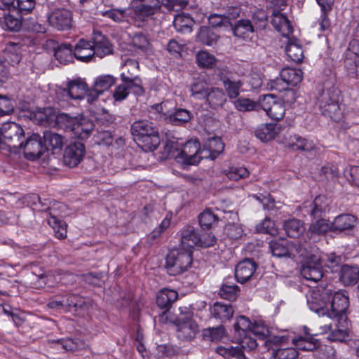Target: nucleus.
Masks as SVG:
<instances>
[{"instance_id":"nucleus-37","label":"nucleus","mask_w":359,"mask_h":359,"mask_svg":"<svg viewBox=\"0 0 359 359\" xmlns=\"http://www.w3.org/2000/svg\"><path fill=\"white\" fill-rule=\"evenodd\" d=\"M221 81L230 99H235L239 95L240 89L243 86L241 80L235 79L233 77L224 76Z\"/></svg>"},{"instance_id":"nucleus-6","label":"nucleus","mask_w":359,"mask_h":359,"mask_svg":"<svg viewBox=\"0 0 359 359\" xmlns=\"http://www.w3.org/2000/svg\"><path fill=\"white\" fill-rule=\"evenodd\" d=\"M22 139H25V131L20 125L15 122H7L0 127V144L18 149Z\"/></svg>"},{"instance_id":"nucleus-13","label":"nucleus","mask_w":359,"mask_h":359,"mask_svg":"<svg viewBox=\"0 0 359 359\" xmlns=\"http://www.w3.org/2000/svg\"><path fill=\"white\" fill-rule=\"evenodd\" d=\"M303 78L302 70L294 68H283L280 72V79L274 81L273 88L278 90L285 89V86H295L299 83Z\"/></svg>"},{"instance_id":"nucleus-34","label":"nucleus","mask_w":359,"mask_h":359,"mask_svg":"<svg viewBox=\"0 0 359 359\" xmlns=\"http://www.w3.org/2000/svg\"><path fill=\"white\" fill-rule=\"evenodd\" d=\"M194 24L193 18L185 13L176 15L173 20V26L176 31L180 33H191Z\"/></svg>"},{"instance_id":"nucleus-12","label":"nucleus","mask_w":359,"mask_h":359,"mask_svg":"<svg viewBox=\"0 0 359 359\" xmlns=\"http://www.w3.org/2000/svg\"><path fill=\"white\" fill-rule=\"evenodd\" d=\"M161 7L160 0H136L133 9L136 20L143 22L147 18L157 13Z\"/></svg>"},{"instance_id":"nucleus-5","label":"nucleus","mask_w":359,"mask_h":359,"mask_svg":"<svg viewBox=\"0 0 359 359\" xmlns=\"http://www.w3.org/2000/svg\"><path fill=\"white\" fill-rule=\"evenodd\" d=\"M323 293L332 297L330 309L327 310V316L332 319L347 320L346 310L348 308L349 299L346 292L338 290L333 291L331 287L324 288Z\"/></svg>"},{"instance_id":"nucleus-52","label":"nucleus","mask_w":359,"mask_h":359,"mask_svg":"<svg viewBox=\"0 0 359 359\" xmlns=\"http://www.w3.org/2000/svg\"><path fill=\"white\" fill-rule=\"evenodd\" d=\"M234 105L241 111H250L261 109L260 98L257 102L249 98L240 97L234 102Z\"/></svg>"},{"instance_id":"nucleus-57","label":"nucleus","mask_w":359,"mask_h":359,"mask_svg":"<svg viewBox=\"0 0 359 359\" xmlns=\"http://www.w3.org/2000/svg\"><path fill=\"white\" fill-rule=\"evenodd\" d=\"M237 341L239 346L241 348L243 353L244 351H250L255 349L257 346L256 340L250 336V333L244 334L243 336H238Z\"/></svg>"},{"instance_id":"nucleus-10","label":"nucleus","mask_w":359,"mask_h":359,"mask_svg":"<svg viewBox=\"0 0 359 359\" xmlns=\"http://www.w3.org/2000/svg\"><path fill=\"white\" fill-rule=\"evenodd\" d=\"M20 144L18 149L23 150L24 156L28 160L37 159L45 152L42 138L37 133H33Z\"/></svg>"},{"instance_id":"nucleus-39","label":"nucleus","mask_w":359,"mask_h":359,"mask_svg":"<svg viewBox=\"0 0 359 359\" xmlns=\"http://www.w3.org/2000/svg\"><path fill=\"white\" fill-rule=\"evenodd\" d=\"M199 233L193 226H188L182 232L181 242L183 248H189V249L198 246Z\"/></svg>"},{"instance_id":"nucleus-60","label":"nucleus","mask_w":359,"mask_h":359,"mask_svg":"<svg viewBox=\"0 0 359 359\" xmlns=\"http://www.w3.org/2000/svg\"><path fill=\"white\" fill-rule=\"evenodd\" d=\"M224 336V327L222 325L210 327L203 330V337L211 341H219Z\"/></svg>"},{"instance_id":"nucleus-36","label":"nucleus","mask_w":359,"mask_h":359,"mask_svg":"<svg viewBox=\"0 0 359 359\" xmlns=\"http://www.w3.org/2000/svg\"><path fill=\"white\" fill-rule=\"evenodd\" d=\"M136 142L144 151H154L161 143L158 130L143 137Z\"/></svg>"},{"instance_id":"nucleus-40","label":"nucleus","mask_w":359,"mask_h":359,"mask_svg":"<svg viewBox=\"0 0 359 359\" xmlns=\"http://www.w3.org/2000/svg\"><path fill=\"white\" fill-rule=\"evenodd\" d=\"M276 125L274 123H264L257 127L255 134L262 142H268L273 139L277 134Z\"/></svg>"},{"instance_id":"nucleus-48","label":"nucleus","mask_w":359,"mask_h":359,"mask_svg":"<svg viewBox=\"0 0 359 359\" xmlns=\"http://www.w3.org/2000/svg\"><path fill=\"white\" fill-rule=\"evenodd\" d=\"M78 118L79 116H71L66 113H58L54 126L72 132Z\"/></svg>"},{"instance_id":"nucleus-49","label":"nucleus","mask_w":359,"mask_h":359,"mask_svg":"<svg viewBox=\"0 0 359 359\" xmlns=\"http://www.w3.org/2000/svg\"><path fill=\"white\" fill-rule=\"evenodd\" d=\"M288 147L292 149L303 151H311L315 149V145L312 141H309L297 135H294Z\"/></svg>"},{"instance_id":"nucleus-28","label":"nucleus","mask_w":359,"mask_h":359,"mask_svg":"<svg viewBox=\"0 0 359 359\" xmlns=\"http://www.w3.org/2000/svg\"><path fill=\"white\" fill-rule=\"evenodd\" d=\"M206 102L213 109L222 107L226 101V96L222 88L210 87L205 97Z\"/></svg>"},{"instance_id":"nucleus-17","label":"nucleus","mask_w":359,"mask_h":359,"mask_svg":"<svg viewBox=\"0 0 359 359\" xmlns=\"http://www.w3.org/2000/svg\"><path fill=\"white\" fill-rule=\"evenodd\" d=\"M280 341L284 342L291 341L292 343L299 350L311 351L318 348L320 342L314 338L313 334L306 332L305 336L294 337H280Z\"/></svg>"},{"instance_id":"nucleus-59","label":"nucleus","mask_w":359,"mask_h":359,"mask_svg":"<svg viewBox=\"0 0 359 359\" xmlns=\"http://www.w3.org/2000/svg\"><path fill=\"white\" fill-rule=\"evenodd\" d=\"M238 290L236 285L224 283L219 290V294L223 299L233 301L237 298Z\"/></svg>"},{"instance_id":"nucleus-32","label":"nucleus","mask_w":359,"mask_h":359,"mask_svg":"<svg viewBox=\"0 0 359 359\" xmlns=\"http://www.w3.org/2000/svg\"><path fill=\"white\" fill-rule=\"evenodd\" d=\"M178 298V293L173 290L164 288L156 294V304L161 309H169Z\"/></svg>"},{"instance_id":"nucleus-38","label":"nucleus","mask_w":359,"mask_h":359,"mask_svg":"<svg viewBox=\"0 0 359 359\" xmlns=\"http://www.w3.org/2000/svg\"><path fill=\"white\" fill-rule=\"evenodd\" d=\"M54 55L57 60L63 65L73 62L74 55L71 44L64 43L54 48Z\"/></svg>"},{"instance_id":"nucleus-11","label":"nucleus","mask_w":359,"mask_h":359,"mask_svg":"<svg viewBox=\"0 0 359 359\" xmlns=\"http://www.w3.org/2000/svg\"><path fill=\"white\" fill-rule=\"evenodd\" d=\"M199 151L200 143L197 140H191L183 145L175 158L179 163L185 165H197L201 159L198 155Z\"/></svg>"},{"instance_id":"nucleus-35","label":"nucleus","mask_w":359,"mask_h":359,"mask_svg":"<svg viewBox=\"0 0 359 359\" xmlns=\"http://www.w3.org/2000/svg\"><path fill=\"white\" fill-rule=\"evenodd\" d=\"M211 314L222 322L228 320L233 316L234 310L231 305L215 302L210 309Z\"/></svg>"},{"instance_id":"nucleus-43","label":"nucleus","mask_w":359,"mask_h":359,"mask_svg":"<svg viewBox=\"0 0 359 359\" xmlns=\"http://www.w3.org/2000/svg\"><path fill=\"white\" fill-rule=\"evenodd\" d=\"M116 82V78L111 74H104L97 76L93 84V89L102 94L108 90Z\"/></svg>"},{"instance_id":"nucleus-44","label":"nucleus","mask_w":359,"mask_h":359,"mask_svg":"<svg viewBox=\"0 0 359 359\" xmlns=\"http://www.w3.org/2000/svg\"><path fill=\"white\" fill-rule=\"evenodd\" d=\"M284 229L287 235L292 238H297L305 231L303 222L297 219H291L284 222Z\"/></svg>"},{"instance_id":"nucleus-33","label":"nucleus","mask_w":359,"mask_h":359,"mask_svg":"<svg viewBox=\"0 0 359 359\" xmlns=\"http://www.w3.org/2000/svg\"><path fill=\"white\" fill-rule=\"evenodd\" d=\"M328 231H332V223H329L325 219H315L308 229L307 236L312 238L316 236H323Z\"/></svg>"},{"instance_id":"nucleus-54","label":"nucleus","mask_w":359,"mask_h":359,"mask_svg":"<svg viewBox=\"0 0 359 359\" xmlns=\"http://www.w3.org/2000/svg\"><path fill=\"white\" fill-rule=\"evenodd\" d=\"M217 220V216L210 209L205 210L198 215V222L203 229H210Z\"/></svg>"},{"instance_id":"nucleus-3","label":"nucleus","mask_w":359,"mask_h":359,"mask_svg":"<svg viewBox=\"0 0 359 359\" xmlns=\"http://www.w3.org/2000/svg\"><path fill=\"white\" fill-rule=\"evenodd\" d=\"M192 263V250L181 248L172 250L168 254L165 267L170 275L177 276L187 271Z\"/></svg>"},{"instance_id":"nucleus-63","label":"nucleus","mask_w":359,"mask_h":359,"mask_svg":"<svg viewBox=\"0 0 359 359\" xmlns=\"http://www.w3.org/2000/svg\"><path fill=\"white\" fill-rule=\"evenodd\" d=\"M197 63L205 68H211L215 63V57L206 51H200L196 55Z\"/></svg>"},{"instance_id":"nucleus-21","label":"nucleus","mask_w":359,"mask_h":359,"mask_svg":"<svg viewBox=\"0 0 359 359\" xmlns=\"http://www.w3.org/2000/svg\"><path fill=\"white\" fill-rule=\"evenodd\" d=\"M328 207V203L325 196H318L316 197L312 203L309 205L304 203L301 208L310 215L313 219H322L325 215Z\"/></svg>"},{"instance_id":"nucleus-25","label":"nucleus","mask_w":359,"mask_h":359,"mask_svg":"<svg viewBox=\"0 0 359 359\" xmlns=\"http://www.w3.org/2000/svg\"><path fill=\"white\" fill-rule=\"evenodd\" d=\"M332 320L334 321V329H333V326L331 323L325 325L327 330H331L327 339L330 341H344L348 336L347 320H345L344 321H342L340 319Z\"/></svg>"},{"instance_id":"nucleus-16","label":"nucleus","mask_w":359,"mask_h":359,"mask_svg":"<svg viewBox=\"0 0 359 359\" xmlns=\"http://www.w3.org/2000/svg\"><path fill=\"white\" fill-rule=\"evenodd\" d=\"M88 91V86L82 79H76L68 82L67 88L60 90L58 94L74 100H81Z\"/></svg>"},{"instance_id":"nucleus-22","label":"nucleus","mask_w":359,"mask_h":359,"mask_svg":"<svg viewBox=\"0 0 359 359\" xmlns=\"http://www.w3.org/2000/svg\"><path fill=\"white\" fill-rule=\"evenodd\" d=\"M43 144L45 151H51L52 154L60 152L65 144V137L50 130L43 133Z\"/></svg>"},{"instance_id":"nucleus-42","label":"nucleus","mask_w":359,"mask_h":359,"mask_svg":"<svg viewBox=\"0 0 359 359\" xmlns=\"http://www.w3.org/2000/svg\"><path fill=\"white\" fill-rule=\"evenodd\" d=\"M48 224L54 229L55 236L58 239H64L67 237V225L66 222L53 213H50V216L47 218Z\"/></svg>"},{"instance_id":"nucleus-31","label":"nucleus","mask_w":359,"mask_h":359,"mask_svg":"<svg viewBox=\"0 0 359 359\" xmlns=\"http://www.w3.org/2000/svg\"><path fill=\"white\" fill-rule=\"evenodd\" d=\"M339 279L345 285L355 284L359 280V267L343 265L341 267Z\"/></svg>"},{"instance_id":"nucleus-27","label":"nucleus","mask_w":359,"mask_h":359,"mask_svg":"<svg viewBox=\"0 0 359 359\" xmlns=\"http://www.w3.org/2000/svg\"><path fill=\"white\" fill-rule=\"evenodd\" d=\"M92 41L81 39L74 48V57L82 62H88L95 55Z\"/></svg>"},{"instance_id":"nucleus-41","label":"nucleus","mask_w":359,"mask_h":359,"mask_svg":"<svg viewBox=\"0 0 359 359\" xmlns=\"http://www.w3.org/2000/svg\"><path fill=\"white\" fill-rule=\"evenodd\" d=\"M231 28L236 36L243 39L249 36L250 34L255 31L252 22L248 19L238 20L234 25H233Z\"/></svg>"},{"instance_id":"nucleus-20","label":"nucleus","mask_w":359,"mask_h":359,"mask_svg":"<svg viewBox=\"0 0 359 359\" xmlns=\"http://www.w3.org/2000/svg\"><path fill=\"white\" fill-rule=\"evenodd\" d=\"M72 13L67 9H56L48 17L50 25L59 30H65L71 27Z\"/></svg>"},{"instance_id":"nucleus-8","label":"nucleus","mask_w":359,"mask_h":359,"mask_svg":"<svg viewBox=\"0 0 359 359\" xmlns=\"http://www.w3.org/2000/svg\"><path fill=\"white\" fill-rule=\"evenodd\" d=\"M344 67L350 77L359 79V40L349 42L344 53Z\"/></svg>"},{"instance_id":"nucleus-56","label":"nucleus","mask_w":359,"mask_h":359,"mask_svg":"<svg viewBox=\"0 0 359 359\" xmlns=\"http://www.w3.org/2000/svg\"><path fill=\"white\" fill-rule=\"evenodd\" d=\"M252 324L250 319L244 316L238 317L233 325L235 333L238 336H243L244 334L249 333Z\"/></svg>"},{"instance_id":"nucleus-23","label":"nucleus","mask_w":359,"mask_h":359,"mask_svg":"<svg viewBox=\"0 0 359 359\" xmlns=\"http://www.w3.org/2000/svg\"><path fill=\"white\" fill-rule=\"evenodd\" d=\"M93 46L95 54L102 58L112 53V46L105 36L98 30H95L93 34Z\"/></svg>"},{"instance_id":"nucleus-29","label":"nucleus","mask_w":359,"mask_h":359,"mask_svg":"<svg viewBox=\"0 0 359 359\" xmlns=\"http://www.w3.org/2000/svg\"><path fill=\"white\" fill-rule=\"evenodd\" d=\"M318 5L320 8L321 15L319 20L320 29L321 31L325 32L330 29V22L328 18V15L332 11L334 0H316Z\"/></svg>"},{"instance_id":"nucleus-26","label":"nucleus","mask_w":359,"mask_h":359,"mask_svg":"<svg viewBox=\"0 0 359 359\" xmlns=\"http://www.w3.org/2000/svg\"><path fill=\"white\" fill-rule=\"evenodd\" d=\"M94 123L86 116H79L72 133L81 140L88 138L94 129Z\"/></svg>"},{"instance_id":"nucleus-53","label":"nucleus","mask_w":359,"mask_h":359,"mask_svg":"<svg viewBox=\"0 0 359 359\" xmlns=\"http://www.w3.org/2000/svg\"><path fill=\"white\" fill-rule=\"evenodd\" d=\"M205 147L210 152L212 158H215L223 151L224 144L220 137H212L208 140Z\"/></svg>"},{"instance_id":"nucleus-9","label":"nucleus","mask_w":359,"mask_h":359,"mask_svg":"<svg viewBox=\"0 0 359 359\" xmlns=\"http://www.w3.org/2000/svg\"><path fill=\"white\" fill-rule=\"evenodd\" d=\"M261 108L269 118L275 121L281 120L285 113L283 102L272 94L260 96Z\"/></svg>"},{"instance_id":"nucleus-58","label":"nucleus","mask_w":359,"mask_h":359,"mask_svg":"<svg viewBox=\"0 0 359 359\" xmlns=\"http://www.w3.org/2000/svg\"><path fill=\"white\" fill-rule=\"evenodd\" d=\"M55 343L60 345L64 350L69 351H78L84 346V343L79 339H61L57 340Z\"/></svg>"},{"instance_id":"nucleus-62","label":"nucleus","mask_w":359,"mask_h":359,"mask_svg":"<svg viewBox=\"0 0 359 359\" xmlns=\"http://www.w3.org/2000/svg\"><path fill=\"white\" fill-rule=\"evenodd\" d=\"M217 352L224 358L234 357L237 359H246L243 351L238 347L230 346L225 348L220 346L217 348Z\"/></svg>"},{"instance_id":"nucleus-47","label":"nucleus","mask_w":359,"mask_h":359,"mask_svg":"<svg viewBox=\"0 0 359 359\" xmlns=\"http://www.w3.org/2000/svg\"><path fill=\"white\" fill-rule=\"evenodd\" d=\"M271 24L278 32L286 30L289 32L291 29V25L287 18L280 11L276 9L272 13Z\"/></svg>"},{"instance_id":"nucleus-1","label":"nucleus","mask_w":359,"mask_h":359,"mask_svg":"<svg viewBox=\"0 0 359 359\" xmlns=\"http://www.w3.org/2000/svg\"><path fill=\"white\" fill-rule=\"evenodd\" d=\"M340 95L341 92L337 87L330 81H325L316 97V105L322 115L334 121H339L343 118Z\"/></svg>"},{"instance_id":"nucleus-24","label":"nucleus","mask_w":359,"mask_h":359,"mask_svg":"<svg viewBox=\"0 0 359 359\" xmlns=\"http://www.w3.org/2000/svg\"><path fill=\"white\" fill-rule=\"evenodd\" d=\"M156 130L158 129L154 126V123L147 120L136 121L130 127L131 134L135 142L147 135L156 133Z\"/></svg>"},{"instance_id":"nucleus-45","label":"nucleus","mask_w":359,"mask_h":359,"mask_svg":"<svg viewBox=\"0 0 359 359\" xmlns=\"http://www.w3.org/2000/svg\"><path fill=\"white\" fill-rule=\"evenodd\" d=\"M219 36L208 27H201L197 34V41L207 46L215 45Z\"/></svg>"},{"instance_id":"nucleus-7","label":"nucleus","mask_w":359,"mask_h":359,"mask_svg":"<svg viewBox=\"0 0 359 359\" xmlns=\"http://www.w3.org/2000/svg\"><path fill=\"white\" fill-rule=\"evenodd\" d=\"M121 77L123 83L119 84L113 93L116 101H123L128 97L130 91L137 95L143 94L144 89L141 86V79L138 76L130 77L123 72Z\"/></svg>"},{"instance_id":"nucleus-64","label":"nucleus","mask_w":359,"mask_h":359,"mask_svg":"<svg viewBox=\"0 0 359 359\" xmlns=\"http://www.w3.org/2000/svg\"><path fill=\"white\" fill-rule=\"evenodd\" d=\"M298 351L294 348H279L276 350L271 359H297Z\"/></svg>"},{"instance_id":"nucleus-46","label":"nucleus","mask_w":359,"mask_h":359,"mask_svg":"<svg viewBox=\"0 0 359 359\" xmlns=\"http://www.w3.org/2000/svg\"><path fill=\"white\" fill-rule=\"evenodd\" d=\"M58 112L53 107L43 108L35 115L36 118L43 125L55 126Z\"/></svg>"},{"instance_id":"nucleus-15","label":"nucleus","mask_w":359,"mask_h":359,"mask_svg":"<svg viewBox=\"0 0 359 359\" xmlns=\"http://www.w3.org/2000/svg\"><path fill=\"white\" fill-rule=\"evenodd\" d=\"M306 246L299 243H291L286 240H275L269 243V248L274 257L290 258L297 254V247Z\"/></svg>"},{"instance_id":"nucleus-2","label":"nucleus","mask_w":359,"mask_h":359,"mask_svg":"<svg viewBox=\"0 0 359 359\" xmlns=\"http://www.w3.org/2000/svg\"><path fill=\"white\" fill-rule=\"evenodd\" d=\"M297 255L302 258L301 274L306 280L317 283L323 276V257L318 249L306 246L297 247Z\"/></svg>"},{"instance_id":"nucleus-50","label":"nucleus","mask_w":359,"mask_h":359,"mask_svg":"<svg viewBox=\"0 0 359 359\" xmlns=\"http://www.w3.org/2000/svg\"><path fill=\"white\" fill-rule=\"evenodd\" d=\"M285 52L288 58L296 63L301 62L304 58L302 48L297 42H289Z\"/></svg>"},{"instance_id":"nucleus-61","label":"nucleus","mask_w":359,"mask_h":359,"mask_svg":"<svg viewBox=\"0 0 359 359\" xmlns=\"http://www.w3.org/2000/svg\"><path fill=\"white\" fill-rule=\"evenodd\" d=\"M15 47H18L17 44L12 43L11 47H8L4 52V61L8 65L14 66L19 63L21 60V56L19 53L15 50Z\"/></svg>"},{"instance_id":"nucleus-4","label":"nucleus","mask_w":359,"mask_h":359,"mask_svg":"<svg viewBox=\"0 0 359 359\" xmlns=\"http://www.w3.org/2000/svg\"><path fill=\"white\" fill-rule=\"evenodd\" d=\"M179 311L174 321L177 327V337L181 341H189L198 332V325L193 320V313L188 308L180 307Z\"/></svg>"},{"instance_id":"nucleus-30","label":"nucleus","mask_w":359,"mask_h":359,"mask_svg":"<svg viewBox=\"0 0 359 359\" xmlns=\"http://www.w3.org/2000/svg\"><path fill=\"white\" fill-rule=\"evenodd\" d=\"M165 120L175 126H181L191 121L193 115L191 111L182 108L175 109L168 115L164 114Z\"/></svg>"},{"instance_id":"nucleus-19","label":"nucleus","mask_w":359,"mask_h":359,"mask_svg":"<svg viewBox=\"0 0 359 359\" xmlns=\"http://www.w3.org/2000/svg\"><path fill=\"white\" fill-rule=\"evenodd\" d=\"M257 268L256 262L251 259H244L239 262L235 268V277L240 283L248 281Z\"/></svg>"},{"instance_id":"nucleus-18","label":"nucleus","mask_w":359,"mask_h":359,"mask_svg":"<svg viewBox=\"0 0 359 359\" xmlns=\"http://www.w3.org/2000/svg\"><path fill=\"white\" fill-rule=\"evenodd\" d=\"M358 224V219L351 214H341L332 222V232L348 233Z\"/></svg>"},{"instance_id":"nucleus-14","label":"nucleus","mask_w":359,"mask_h":359,"mask_svg":"<svg viewBox=\"0 0 359 359\" xmlns=\"http://www.w3.org/2000/svg\"><path fill=\"white\" fill-rule=\"evenodd\" d=\"M85 154L86 149L83 143L79 142L71 143L65 149L64 163L69 168H75L83 160Z\"/></svg>"},{"instance_id":"nucleus-55","label":"nucleus","mask_w":359,"mask_h":359,"mask_svg":"<svg viewBox=\"0 0 359 359\" xmlns=\"http://www.w3.org/2000/svg\"><path fill=\"white\" fill-rule=\"evenodd\" d=\"M4 23L5 27L13 32L18 31L21 27V21L6 11L0 12V24Z\"/></svg>"},{"instance_id":"nucleus-51","label":"nucleus","mask_w":359,"mask_h":359,"mask_svg":"<svg viewBox=\"0 0 359 359\" xmlns=\"http://www.w3.org/2000/svg\"><path fill=\"white\" fill-rule=\"evenodd\" d=\"M15 106L13 97L0 93V117L11 115L14 112Z\"/></svg>"}]
</instances>
